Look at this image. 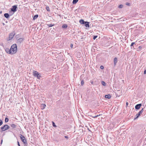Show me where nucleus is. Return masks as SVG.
I'll return each instance as SVG.
<instances>
[{
  "label": "nucleus",
  "instance_id": "e433bc0d",
  "mask_svg": "<svg viewBox=\"0 0 146 146\" xmlns=\"http://www.w3.org/2000/svg\"><path fill=\"white\" fill-rule=\"evenodd\" d=\"M126 106H128V102H126Z\"/></svg>",
  "mask_w": 146,
  "mask_h": 146
},
{
  "label": "nucleus",
  "instance_id": "a19ab883",
  "mask_svg": "<svg viewBox=\"0 0 146 146\" xmlns=\"http://www.w3.org/2000/svg\"><path fill=\"white\" fill-rule=\"evenodd\" d=\"M90 116L92 117H95V116H93L92 115H90Z\"/></svg>",
  "mask_w": 146,
  "mask_h": 146
},
{
  "label": "nucleus",
  "instance_id": "20e7f679",
  "mask_svg": "<svg viewBox=\"0 0 146 146\" xmlns=\"http://www.w3.org/2000/svg\"><path fill=\"white\" fill-rule=\"evenodd\" d=\"M33 73L34 76L36 77L38 79H40L41 76L40 75V74L39 73L36 71H34Z\"/></svg>",
  "mask_w": 146,
  "mask_h": 146
},
{
  "label": "nucleus",
  "instance_id": "4be33fe9",
  "mask_svg": "<svg viewBox=\"0 0 146 146\" xmlns=\"http://www.w3.org/2000/svg\"><path fill=\"white\" fill-rule=\"evenodd\" d=\"M101 84L102 85L104 86H106V84L104 81H102L101 82Z\"/></svg>",
  "mask_w": 146,
  "mask_h": 146
},
{
  "label": "nucleus",
  "instance_id": "393cba45",
  "mask_svg": "<svg viewBox=\"0 0 146 146\" xmlns=\"http://www.w3.org/2000/svg\"><path fill=\"white\" fill-rule=\"evenodd\" d=\"M52 125L54 127H57L56 125L55 124V123L53 121H52Z\"/></svg>",
  "mask_w": 146,
  "mask_h": 146
},
{
  "label": "nucleus",
  "instance_id": "72a5a7b5",
  "mask_svg": "<svg viewBox=\"0 0 146 146\" xmlns=\"http://www.w3.org/2000/svg\"><path fill=\"white\" fill-rule=\"evenodd\" d=\"M100 68L101 69H104V66H101L100 67Z\"/></svg>",
  "mask_w": 146,
  "mask_h": 146
},
{
  "label": "nucleus",
  "instance_id": "aec40b11",
  "mask_svg": "<svg viewBox=\"0 0 146 146\" xmlns=\"http://www.w3.org/2000/svg\"><path fill=\"white\" fill-rule=\"evenodd\" d=\"M47 25L48 26V27H51L54 26V24H47Z\"/></svg>",
  "mask_w": 146,
  "mask_h": 146
},
{
  "label": "nucleus",
  "instance_id": "473e14b6",
  "mask_svg": "<svg viewBox=\"0 0 146 146\" xmlns=\"http://www.w3.org/2000/svg\"><path fill=\"white\" fill-rule=\"evenodd\" d=\"M125 4L127 5H128V6H130V4L129 3H128V2H127V3H126Z\"/></svg>",
  "mask_w": 146,
  "mask_h": 146
},
{
  "label": "nucleus",
  "instance_id": "37998d69",
  "mask_svg": "<svg viewBox=\"0 0 146 146\" xmlns=\"http://www.w3.org/2000/svg\"><path fill=\"white\" fill-rule=\"evenodd\" d=\"M91 83L92 84H93V82H91Z\"/></svg>",
  "mask_w": 146,
  "mask_h": 146
},
{
  "label": "nucleus",
  "instance_id": "ddd939ff",
  "mask_svg": "<svg viewBox=\"0 0 146 146\" xmlns=\"http://www.w3.org/2000/svg\"><path fill=\"white\" fill-rule=\"evenodd\" d=\"M86 21H84L83 19H81L79 21V22L81 24H84Z\"/></svg>",
  "mask_w": 146,
  "mask_h": 146
},
{
  "label": "nucleus",
  "instance_id": "9b49d317",
  "mask_svg": "<svg viewBox=\"0 0 146 146\" xmlns=\"http://www.w3.org/2000/svg\"><path fill=\"white\" fill-rule=\"evenodd\" d=\"M46 106V105L44 104H41L40 105V107H41V109L42 110L45 108Z\"/></svg>",
  "mask_w": 146,
  "mask_h": 146
},
{
  "label": "nucleus",
  "instance_id": "7c9ffc66",
  "mask_svg": "<svg viewBox=\"0 0 146 146\" xmlns=\"http://www.w3.org/2000/svg\"><path fill=\"white\" fill-rule=\"evenodd\" d=\"M3 122L0 119V126L1 125L3 124Z\"/></svg>",
  "mask_w": 146,
  "mask_h": 146
},
{
  "label": "nucleus",
  "instance_id": "a878e982",
  "mask_svg": "<svg viewBox=\"0 0 146 146\" xmlns=\"http://www.w3.org/2000/svg\"><path fill=\"white\" fill-rule=\"evenodd\" d=\"M9 121V119L7 117H6L5 119V122H7Z\"/></svg>",
  "mask_w": 146,
  "mask_h": 146
},
{
  "label": "nucleus",
  "instance_id": "58836bf2",
  "mask_svg": "<svg viewBox=\"0 0 146 146\" xmlns=\"http://www.w3.org/2000/svg\"><path fill=\"white\" fill-rule=\"evenodd\" d=\"M72 46H73V45H72V44H71L70 45V47L71 48H72Z\"/></svg>",
  "mask_w": 146,
  "mask_h": 146
},
{
  "label": "nucleus",
  "instance_id": "cd10ccee",
  "mask_svg": "<svg viewBox=\"0 0 146 146\" xmlns=\"http://www.w3.org/2000/svg\"><path fill=\"white\" fill-rule=\"evenodd\" d=\"M142 48V47L141 46H139V47H138L139 49H138H138L137 50L138 51H139L140 50V49H141Z\"/></svg>",
  "mask_w": 146,
  "mask_h": 146
},
{
  "label": "nucleus",
  "instance_id": "9d476101",
  "mask_svg": "<svg viewBox=\"0 0 146 146\" xmlns=\"http://www.w3.org/2000/svg\"><path fill=\"white\" fill-rule=\"evenodd\" d=\"M6 52L8 54H12L11 52V49H9L8 48H6L5 49Z\"/></svg>",
  "mask_w": 146,
  "mask_h": 146
},
{
  "label": "nucleus",
  "instance_id": "a211bd4d",
  "mask_svg": "<svg viewBox=\"0 0 146 146\" xmlns=\"http://www.w3.org/2000/svg\"><path fill=\"white\" fill-rule=\"evenodd\" d=\"M38 17V15H35L33 17V19L34 20H35Z\"/></svg>",
  "mask_w": 146,
  "mask_h": 146
},
{
  "label": "nucleus",
  "instance_id": "79ce46f5",
  "mask_svg": "<svg viewBox=\"0 0 146 146\" xmlns=\"http://www.w3.org/2000/svg\"><path fill=\"white\" fill-rule=\"evenodd\" d=\"M3 43H1V45L3 46Z\"/></svg>",
  "mask_w": 146,
  "mask_h": 146
},
{
  "label": "nucleus",
  "instance_id": "f3484780",
  "mask_svg": "<svg viewBox=\"0 0 146 146\" xmlns=\"http://www.w3.org/2000/svg\"><path fill=\"white\" fill-rule=\"evenodd\" d=\"M111 97V95L110 94L106 95L105 96V98H106L110 99Z\"/></svg>",
  "mask_w": 146,
  "mask_h": 146
},
{
  "label": "nucleus",
  "instance_id": "b1692460",
  "mask_svg": "<svg viewBox=\"0 0 146 146\" xmlns=\"http://www.w3.org/2000/svg\"><path fill=\"white\" fill-rule=\"evenodd\" d=\"M135 42H132L131 43V48L133 47V48H134V47L133 46V45L134 44H135Z\"/></svg>",
  "mask_w": 146,
  "mask_h": 146
},
{
  "label": "nucleus",
  "instance_id": "c756f323",
  "mask_svg": "<svg viewBox=\"0 0 146 146\" xmlns=\"http://www.w3.org/2000/svg\"><path fill=\"white\" fill-rule=\"evenodd\" d=\"M97 36H96V35H94V36H93V39L94 40H95L96 38L97 37Z\"/></svg>",
  "mask_w": 146,
  "mask_h": 146
},
{
  "label": "nucleus",
  "instance_id": "5701e85b",
  "mask_svg": "<svg viewBox=\"0 0 146 146\" xmlns=\"http://www.w3.org/2000/svg\"><path fill=\"white\" fill-rule=\"evenodd\" d=\"M78 0H73L72 3L74 4H76L78 2Z\"/></svg>",
  "mask_w": 146,
  "mask_h": 146
},
{
  "label": "nucleus",
  "instance_id": "1a4fd4ad",
  "mask_svg": "<svg viewBox=\"0 0 146 146\" xmlns=\"http://www.w3.org/2000/svg\"><path fill=\"white\" fill-rule=\"evenodd\" d=\"M24 39L23 38H20L18 39L17 40V42L19 44L23 42V41L24 40Z\"/></svg>",
  "mask_w": 146,
  "mask_h": 146
},
{
  "label": "nucleus",
  "instance_id": "f257e3e1",
  "mask_svg": "<svg viewBox=\"0 0 146 146\" xmlns=\"http://www.w3.org/2000/svg\"><path fill=\"white\" fill-rule=\"evenodd\" d=\"M10 49L11 52L12 54L15 53L17 51V44H15L12 45Z\"/></svg>",
  "mask_w": 146,
  "mask_h": 146
},
{
  "label": "nucleus",
  "instance_id": "4468645a",
  "mask_svg": "<svg viewBox=\"0 0 146 146\" xmlns=\"http://www.w3.org/2000/svg\"><path fill=\"white\" fill-rule=\"evenodd\" d=\"M84 24L85 25V26L86 27H89V23L88 22H86L85 24Z\"/></svg>",
  "mask_w": 146,
  "mask_h": 146
},
{
  "label": "nucleus",
  "instance_id": "6ab92c4d",
  "mask_svg": "<svg viewBox=\"0 0 146 146\" xmlns=\"http://www.w3.org/2000/svg\"><path fill=\"white\" fill-rule=\"evenodd\" d=\"M62 27L63 28H66L67 27V25L66 24H64L62 26Z\"/></svg>",
  "mask_w": 146,
  "mask_h": 146
},
{
  "label": "nucleus",
  "instance_id": "7ed1b4c3",
  "mask_svg": "<svg viewBox=\"0 0 146 146\" xmlns=\"http://www.w3.org/2000/svg\"><path fill=\"white\" fill-rule=\"evenodd\" d=\"M10 128V127L7 125H5L1 127V131H4Z\"/></svg>",
  "mask_w": 146,
  "mask_h": 146
},
{
  "label": "nucleus",
  "instance_id": "4c0bfd02",
  "mask_svg": "<svg viewBox=\"0 0 146 146\" xmlns=\"http://www.w3.org/2000/svg\"><path fill=\"white\" fill-rule=\"evenodd\" d=\"M65 138H66L67 139H68V137L67 136H65Z\"/></svg>",
  "mask_w": 146,
  "mask_h": 146
},
{
  "label": "nucleus",
  "instance_id": "dca6fc26",
  "mask_svg": "<svg viewBox=\"0 0 146 146\" xmlns=\"http://www.w3.org/2000/svg\"><path fill=\"white\" fill-rule=\"evenodd\" d=\"M117 58L116 57H115L114 59V65H115L116 63L117 62Z\"/></svg>",
  "mask_w": 146,
  "mask_h": 146
},
{
  "label": "nucleus",
  "instance_id": "6e6552de",
  "mask_svg": "<svg viewBox=\"0 0 146 146\" xmlns=\"http://www.w3.org/2000/svg\"><path fill=\"white\" fill-rule=\"evenodd\" d=\"M141 104H140L136 105L135 107V109L136 110H139L140 108V107L141 106Z\"/></svg>",
  "mask_w": 146,
  "mask_h": 146
},
{
  "label": "nucleus",
  "instance_id": "f03ea898",
  "mask_svg": "<svg viewBox=\"0 0 146 146\" xmlns=\"http://www.w3.org/2000/svg\"><path fill=\"white\" fill-rule=\"evenodd\" d=\"M20 137L21 141L24 143L25 145L27 144V141L25 137L21 134H20Z\"/></svg>",
  "mask_w": 146,
  "mask_h": 146
},
{
  "label": "nucleus",
  "instance_id": "ea45409f",
  "mask_svg": "<svg viewBox=\"0 0 146 146\" xmlns=\"http://www.w3.org/2000/svg\"><path fill=\"white\" fill-rule=\"evenodd\" d=\"M2 142H3V139H2L1 140V144L2 143Z\"/></svg>",
  "mask_w": 146,
  "mask_h": 146
},
{
  "label": "nucleus",
  "instance_id": "bb28decb",
  "mask_svg": "<svg viewBox=\"0 0 146 146\" xmlns=\"http://www.w3.org/2000/svg\"><path fill=\"white\" fill-rule=\"evenodd\" d=\"M123 7V5H120L118 6V8H121Z\"/></svg>",
  "mask_w": 146,
  "mask_h": 146
},
{
  "label": "nucleus",
  "instance_id": "412c9836",
  "mask_svg": "<svg viewBox=\"0 0 146 146\" xmlns=\"http://www.w3.org/2000/svg\"><path fill=\"white\" fill-rule=\"evenodd\" d=\"M46 9L47 11L48 12L50 11V9L49 7L48 6H47L46 7Z\"/></svg>",
  "mask_w": 146,
  "mask_h": 146
},
{
  "label": "nucleus",
  "instance_id": "f704fd0d",
  "mask_svg": "<svg viewBox=\"0 0 146 146\" xmlns=\"http://www.w3.org/2000/svg\"><path fill=\"white\" fill-rule=\"evenodd\" d=\"M17 144H18V146H20L19 142L18 141H17Z\"/></svg>",
  "mask_w": 146,
  "mask_h": 146
},
{
  "label": "nucleus",
  "instance_id": "0eeeda50",
  "mask_svg": "<svg viewBox=\"0 0 146 146\" xmlns=\"http://www.w3.org/2000/svg\"><path fill=\"white\" fill-rule=\"evenodd\" d=\"M15 34V33L14 32H13L11 33L10 34H9V40H10L12 39L13 37Z\"/></svg>",
  "mask_w": 146,
  "mask_h": 146
},
{
  "label": "nucleus",
  "instance_id": "c9c22d12",
  "mask_svg": "<svg viewBox=\"0 0 146 146\" xmlns=\"http://www.w3.org/2000/svg\"><path fill=\"white\" fill-rule=\"evenodd\" d=\"M146 74V70H144V74Z\"/></svg>",
  "mask_w": 146,
  "mask_h": 146
},
{
  "label": "nucleus",
  "instance_id": "f8f14e48",
  "mask_svg": "<svg viewBox=\"0 0 146 146\" xmlns=\"http://www.w3.org/2000/svg\"><path fill=\"white\" fill-rule=\"evenodd\" d=\"M4 16L7 19L9 18V14L7 13H5L4 14Z\"/></svg>",
  "mask_w": 146,
  "mask_h": 146
},
{
  "label": "nucleus",
  "instance_id": "c03bdc74",
  "mask_svg": "<svg viewBox=\"0 0 146 146\" xmlns=\"http://www.w3.org/2000/svg\"><path fill=\"white\" fill-rule=\"evenodd\" d=\"M3 25H5V24L4 23H3Z\"/></svg>",
  "mask_w": 146,
  "mask_h": 146
},
{
  "label": "nucleus",
  "instance_id": "c85d7f7f",
  "mask_svg": "<svg viewBox=\"0 0 146 146\" xmlns=\"http://www.w3.org/2000/svg\"><path fill=\"white\" fill-rule=\"evenodd\" d=\"M84 84V81L83 80H82L81 81V85H83Z\"/></svg>",
  "mask_w": 146,
  "mask_h": 146
},
{
  "label": "nucleus",
  "instance_id": "2f4dec72",
  "mask_svg": "<svg viewBox=\"0 0 146 146\" xmlns=\"http://www.w3.org/2000/svg\"><path fill=\"white\" fill-rule=\"evenodd\" d=\"M100 115H97L95 116V117H92L94 118H96V117H98Z\"/></svg>",
  "mask_w": 146,
  "mask_h": 146
},
{
  "label": "nucleus",
  "instance_id": "39448f33",
  "mask_svg": "<svg viewBox=\"0 0 146 146\" xmlns=\"http://www.w3.org/2000/svg\"><path fill=\"white\" fill-rule=\"evenodd\" d=\"M17 5H15L12 6V8L11 9V11L13 12L14 13L17 10Z\"/></svg>",
  "mask_w": 146,
  "mask_h": 146
},
{
  "label": "nucleus",
  "instance_id": "2eb2a0df",
  "mask_svg": "<svg viewBox=\"0 0 146 146\" xmlns=\"http://www.w3.org/2000/svg\"><path fill=\"white\" fill-rule=\"evenodd\" d=\"M10 126L11 127L13 128H16V127L17 126L16 125L14 124H10Z\"/></svg>",
  "mask_w": 146,
  "mask_h": 146
},
{
  "label": "nucleus",
  "instance_id": "423d86ee",
  "mask_svg": "<svg viewBox=\"0 0 146 146\" xmlns=\"http://www.w3.org/2000/svg\"><path fill=\"white\" fill-rule=\"evenodd\" d=\"M143 111V109L142 108V110L140 111L138 113L136 114V117L134 118V119L138 118L139 116H140L141 114L142 113Z\"/></svg>",
  "mask_w": 146,
  "mask_h": 146
}]
</instances>
